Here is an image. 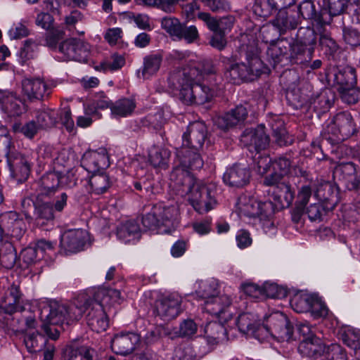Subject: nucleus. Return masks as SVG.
<instances>
[{
  "label": "nucleus",
  "instance_id": "5",
  "mask_svg": "<svg viewBox=\"0 0 360 360\" xmlns=\"http://www.w3.org/2000/svg\"><path fill=\"white\" fill-rule=\"evenodd\" d=\"M20 293L19 288L12 285L9 289L8 294L2 300L0 307L6 313L12 316L7 319L6 326L8 328L15 333H24L28 329L25 323L22 322L19 315L17 304L20 303Z\"/></svg>",
  "mask_w": 360,
  "mask_h": 360
},
{
  "label": "nucleus",
  "instance_id": "4",
  "mask_svg": "<svg viewBox=\"0 0 360 360\" xmlns=\"http://www.w3.org/2000/svg\"><path fill=\"white\" fill-rule=\"evenodd\" d=\"M236 207L240 217H258L261 221H269L276 212L275 206L271 200L259 202L247 195L238 198Z\"/></svg>",
  "mask_w": 360,
  "mask_h": 360
},
{
  "label": "nucleus",
  "instance_id": "17",
  "mask_svg": "<svg viewBox=\"0 0 360 360\" xmlns=\"http://www.w3.org/2000/svg\"><path fill=\"white\" fill-rule=\"evenodd\" d=\"M11 175L18 183L25 181L30 175V165L27 158L15 152L7 153Z\"/></svg>",
  "mask_w": 360,
  "mask_h": 360
},
{
  "label": "nucleus",
  "instance_id": "59",
  "mask_svg": "<svg viewBox=\"0 0 360 360\" xmlns=\"http://www.w3.org/2000/svg\"><path fill=\"white\" fill-rule=\"evenodd\" d=\"M263 294L268 297L281 299L287 296L288 291L276 283H266L263 286Z\"/></svg>",
  "mask_w": 360,
  "mask_h": 360
},
{
  "label": "nucleus",
  "instance_id": "3",
  "mask_svg": "<svg viewBox=\"0 0 360 360\" xmlns=\"http://www.w3.org/2000/svg\"><path fill=\"white\" fill-rule=\"evenodd\" d=\"M143 212L142 224L148 229L165 227L162 231L169 233L177 224L179 209L176 205H148L143 207Z\"/></svg>",
  "mask_w": 360,
  "mask_h": 360
},
{
  "label": "nucleus",
  "instance_id": "26",
  "mask_svg": "<svg viewBox=\"0 0 360 360\" xmlns=\"http://www.w3.org/2000/svg\"><path fill=\"white\" fill-rule=\"evenodd\" d=\"M95 355L94 349L75 342L67 345L62 351L63 360H94Z\"/></svg>",
  "mask_w": 360,
  "mask_h": 360
},
{
  "label": "nucleus",
  "instance_id": "42",
  "mask_svg": "<svg viewBox=\"0 0 360 360\" xmlns=\"http://www.w3.org/2000/svg\"><path fill=\"white\" fill-rule=\"evenodd\" d=\"M17 259V255L13 244L5 242L0 246V264L6 269L14 266Z\"/></svg>",
  "mask_w": 360,
  "mask_h": 360
},
{
  "label": "nucleus",
  "instance_id": "49",
  "mask_svg": "<svg viewBox=\"0 0 360 360\" xmlns=\"http://www.w3.org/2000/svg\"><path fill=\"white\" fill-rule=\"evenodd\" d=\"M333 103V96L330 90L322 91L313 98L312 105L315 110L324 112L328 110Z\"/></svg>",
  "mask_w": 360,
  "mask_h": 360
},
{
  "label": "nucleus",
  "instance_id": "48",
  "mask_svg": "<svg viewBox=\"0 0 360 360\" xmlns=\"http://www.w3.org/2000/svg\"><path fill=\"white\" fill-rule=\"evenodd\" d=\"M94 298L101 303L108 304L110 302L113 303H120L122 300L120 291L113 288H102L96 291Z\"/></svg>",
  "mask_w": 360,
  "mask_h": 360
},
{
  "label": "nucleus",
  "instance_id": "43",
  "mask_svg": "<svg viewBox=\"0 0 360 360\" xmlns=\"http://www.w3.org/2000/svg\"><path fill=\"white\" fill-rule=\"evenodd\" d=\"M314 195L320 200L328 202L335 198L334 186L328 181L315 183Z\"/></svg>",
  "mask_w": 360,
  "mask_h": 360
},
{
  "label": "nucleus",
  "instance_id": "36",
  "mask_svg": "<svg viewBox=\"0 0 360 360\" xmlns=\"http://www.w3.org/2000/svg\"><path fill=\"white\" fill-rule=\"evenodd\" d=\"M290 47V43L284 39L269 45L266 50V56L272 60L274 66L280 63L284 57L287 58Z\"/></svg>",
  "mask_w": 360,
  "mask_h": 360
},
{
  "label": "nucleus",
  "instance_id": "11",
  "mask_svg": "<svg viewBox=\"0 0 360 360\" xmlns=\"http://www.w3.org/2000/svg\"><path fill=\"white\" fill-rule=\"evenodd\" d=\"M39 319L42 322L51 325H60L66 322L68 316L66 305L54 302L50 304L41 303L39 307Z\"/></svg>",
  "mask_w": 360,
  "mask_h": 360
},
{
  "label": "nucleus",
  "instance_id": "37",
  "mask_svg": "<svg viewBox=\"0 0 360 360\" xmlns=\"http://www.w3.org/2000/svg\"><path fill=\"white\" fill-rule=\"evenodd\" d=\"M170 155L168 149L154 148L149 153V162L155 168L165 170L169 167Z\"/></svg>",
  "mask_w": 360,
  "mask_h": 360
},
{
  "label": "nucleus",
  "instance_id": "41",
  "mask_svg": "<svg viewBox=\"0 0 360 360\" xmlns=\"http://www.w3.org/2000/svg\"><path fill=\"white\" fill-rule=\"evenodd\" d=\"M91 191L95 194L105 193L111 186L109 176L106 173H97L91 175L89 180Z\"/></svg>",
  "mask_w": 360,
  "mask_h": 360
},
{
  "label": "nucleus",
  "instance_id": "32",
  "mask_svg": "<svg viewBox=\"0 0 360 360\" xmlns=\"http://www.w3.org/2000/svg\"><path fill=\"white\" fill-rule=\"evenodd\" d=\"M326 346L322 340L316 335L307 339H301L298 346L299 352L305 356H321L325 352Z\"/></svg>",
  "mask_w": 360,
  "mask_h": 360
},
{
  "label": "nucleus",
  "instance_id": "24",
  "mask_svg": "<svg viewBox=\"0 0 360 360\" xmlns=\"http://www.w3.org/2000/svg\"><path fill=\"white\" fill-rule=\"evenodd\" d=\"M88 233L82 229L69 230L61 237L60 245L67 252L74 253L82 250Z\"/></svg>",
  "mask_w": 360,
  "mask_h": 360
},
{
  "label": "nucleus",
  "instance_id": "6",
  "mask_svg": "<svg viewBox=\"0 0 360 360\" xmlns=\"http://www.w3.org/2000/svg\"><path fill=\"white\" fill-rule=\"evenodd\" d=\"M326 130L328 134H332L337 141H341L352 136L356 128L352 115L340 112L334 117Z\"/></svg>",
  "mask_w": 360,
  "mask_h": 360
},
{
  "label": "nucleus",
  "instance_id": "39",
  "mask_svg": "<svg viewBox=\"0 0 360 360\" xmlns=\"http://www.w3.org/2000/svg\"><path fill=\"white\" fill-rule=\"evenodd\" d=\"M46 342V338L37 331L27 333L23 337V343L30 353L41 351Z\"/></svg>",
  "mask_w": 360,
  "mask_h": 360
},
{
  "label": "nucleus",
  "instance_id": "51",
  "mask_svg": "<svg viewBox=\"0 0 360 360\" xmlns=\"http://www.w3.org/2000/svg\"><path fill=\"white\" fill-rule=\"evenodd\" d=\"M176 37L185 40L188 44H192L200 39V34L195 25L187 26L181 24Z\"/></svg>",
  "mask_w": 360,
  "mask_h": 360
},
{
  "label": "nucleus",
  "instance_id": "61",
  "mask_svg": "<svg viewBox=\"0 0 360 360\" xmlns=\"http://www.w3.org/2000/svg\"><path fill=\"white\" fill-rule=\"evenodd\" d=\"M13 129L15 132L22 133L29 139H32L37 134L39 127L34 121H30L25 124L15 123L13 125Z\"/></svg>",
  "mask_w": 360,
  "mask_h": 360
},
{
  "label": "nucleus",
  "instance_id": "45",
  "mask_svg": "<svg viewBox=\"0 0 360 360\" xmlns=\"http://www.w3.org/2000/svg\"><path fill=\"white\" fill-rule=\"evenodd\" d=\"M272 130L275 141L280 146L290 145L293 143V138L288 134L282 121L273 124Z\"/></svg>",
  "mask_w": 360,
  "mask_h": 360
},
{
  "label": "nucleus",
  "instance_id": "21",
  "mask_svg": "<svg viewBox=\"0 0 360 360\" xmlns=\"http://www.w3.org/2000/svg\"><path fill=\"white\" fill-rule=\"evenodd\" d=\"M0 226L4 234L19 239L25 231L24 221L15 212H6L0 216Z\"/></svg>",
  "mask_w": 360,
  "mask_h": 360
},
{
  "label": "nucleus",
  "instance_id": "58",
  "mask_svg": "<svg viewBox=\"0 0 360 360\" xmlns=\"http://www.w3.org/2000/svg\"><path fill=\"white\" fill-rule=\"evenodd\" d=\"M343 102L347 104H355L360 99V89L354 86L338 90Z\"/></svg>",
  "mask_w": 360,
  "mask_h": 360
},
{
  "label": "nucleus",
  "instance_id": "63",
  "mask_svg": "<svg viewBox=\"0 0 360 360\" xmlns=\"http://www.w3.org/2000/svg\"><path fill=\"white\" fill-rule=\"evenodd\" d=\"M323 356L328 360H346L345 351L337 344H333L326 348Z\"/></svg>",
  "mask_w": 360,
  "mask_h": 360
},
{
  "label": "nucleus",
  "instance_id": "62",
  "mask_svg": "<svg viewBox=\"0 0 360 360\" xmlns=\"http://www.w3.org/2000/svg\"><path fill=\"white\" fill-rule=\"evenodd\" d=\"M134 186L136 191L145 194L148 197H150L158 192V188L155 186V183L151 180L135 181Z\"/></svg>",
  "mask_w": 360,
  "mask_h": 360
},
{
  "label": "nucleus",
  "instance_id": "54",
  "mask_svg": "<svg viewBox=\"0 0 360 360\" xmlns=\"http://www.w3.org/2000/svg\"><path fill=\"white\" fill-rule=\"evenodd\" d=\"M215 125L223 131L242 126L229 111L216 117Z\"/></svg>",
  "mask_w": 360,
  "mask_h": 360
},
{
  "label": "nucleus",
  "instance_id": "25",
  "mask_svg": "<svg viewBox=\"0 0 360 360\" xmlns=\"http://www.w3.org/2000/svg\"><path fill=\"white\" fill-rule=\"evenodd\" d=\"M359 174L355 165L352 162H340L333 170L334 179L345 184L350 191L354 188V181Z\"/></svg>",
  "mask_w": 360,
  "mask_h": 360
},
{
  "label": "nucleus",
  "instance_id": "23",
  "mask_svg": "<svg viewBox=\"0 0 360 360\" xmlns=\"http://www.w3.org/2000/svg\"><path fill=\"white\" fill-rule=\"evenodd\" d=\"M268 195L274 200L273 203L276 210L288 207L295 198V191H292L290 185L282 182L277 186L272 187L268 191Z\"/></svg>",
  "mask_w": 360,
  "mask_h": 360
},
{
  "label": "nucleus",
  "instance_id": "15",
  "mask_svg": "<svg viewBox=\"0 0 360 360\" xmlns=\"http://www.w3.org/2000/svg\"><path fill=\"white\" fill-rule=\"evenodd\" d=\"M86 318L88 325L96 333L103 332L108 327V319L103 304L95 298H91Z\"/></svg>",
  "mask_w": 360,
  "mask_h": 360
},
{
  "label": "nucleus",
  "instance_id": "38",
  "mask_svg": "<svg viewBox=\"0 0 360 360\" xmlns=\"http://www.w3.org/2000/svg\"><path fill=\"white\" fill-rule=\"evenodd\" d=\"M63 177H60L58 173L51 172L44 175L41 179L40 193L38 195H49L53 193L58 185L63 183Z\"/></svg>",
  "mask_w": 360,
  "mask_h": 360
},
{
  "label": "nucleus",
  "instance_id": "47",
  "mask_svg": "<svg viewBox=\"0 0 360 360\" xmlns=\"http://www.w3.org/2000/svg\"><path fill=\"white\" fill-rule=\"evenodd\" d=\"M162 62V57L160 55H150L144 58L142 76L143 79H148L155 74Z\"/></svg>",
  "mask_w": 360,
  "mask_h": 360
},
{
  "label": "nucleus",
  "instance_id": "31",
  "mask_svg": "<svg viewBox=\"0 0 360 360\" xmlns=\"http://www.w3.org/2000/svg\"><path fill=\"white\" fill-rule=\"evenodd\" d=\"M1 110L9 117H15L25 112V105L15 94L8 93L0 99Z\"/></svg>",
  "mask_w": 360,
  "mask_h": 360
},
{
  "label": "nucleus",
  "instance_id": "60",
  "mask_svg": "<svg viewBox=\"0 0 360 360\" xmlns=\"http://www.w3.org/2000/svg\"><path fill=\"white\" fill-rule=\"evenodd\" d=\"M274 11L276 10L269 0H257L253 6L254 13L262 18H268Z\"/></svg>",
  "mask_w": 360,
  "mask_h": 360
},
{
  "label": "nucleus",
  "instance_id": "18",
  "mask_svg": "<svg viewBox=\"0 0 360 360\" xmlns=\"http://www.w3.org/2000/svg\"><path fill=\"white\" fill-rule=\"evenodd\" d=\"M140 343V336L134 333L117 334L111 341V348L117 354H131Z\"/></svg>",
  "mask_w": 360,
  "mask_h": 360
},
{
  "label": "nucleus",
  "instance_id": "14",
  "mask_svg": "<svg viewBox=\"0 0 360 360\" xmlns=\"http://www.w3.org/2000/svg\"><path fill=\"white\" fill-rule=\"evenodd\" d=\"M214 95L212 88L203 84L194 83L191 89H186L181 96V100L186 104L203 105L210 102Z\"/></svg>",
  "mask_w": 360,
  "mask_h": 360
},
{
  "label": "nucleus",
  "instance_id": "1",
  "mask_svg": "<svg viewBox=\"0 0 360 360\" xmlns=\"http://www.w3.org/2000/svg\"><path fill=\"white\" fill-rule=\"evenodd\" d=\"M170 180L181 195H189L188 200L198 212L206 213L216 205L217 187L214 184L196 181L193 175L180 169L171 173Z\"/></svg>",
  "mask_w": 360,
  "mask_h": 360
},
{
  "label": "nucleus",
  "instance_id": "34",
  "mask_svg": "<svg viewBox=\"0 0 360 360\" xmlns=\"http://www.w3.org/2000/svg\"><path fill=\"white\" fill-rule=\"evenodd\" d=\"M333 81L337 91L356 85V75L355 69L350 66H347L339 70L334 75Z\"/></svg>",
  "mask_w": 360,
  "mask_h": 360
},
{
  "label": "nucleus",
  "instance_id": "55",
  "mask_svg": "<svg viewBox=\"0 0 360 360\" xmlns=\"http://www.w3.org/2000/svg\"><path fill=\"white\" fill-rule=\"evenodd\" d=\"M37 122L39 129H48L53 127L56 123V112L48 110L39 112L37 115Z\"/></svg>",
  "mask_w": 360,
  "mask_h": 360
},
{
  "label": "nucleus",
  "instance_id": "46",
  "mask_svg": "<svg viewBox=\"0 0 360 360\" xmlns=\"http://www.w3.org/2000/svg\"><path fill=\"white\" fill-rule=\"evenodd\" d=\"M313 295L307 293L296 294L291 300V306L297 313L308 312L311 307V303L313 302Z\"/></svg>",
  "mask_w": 360,
  "mask_h": 360
},
{
  "label": "nucleus",
  "instance_id": "13",
  "mask_svg": "<svg viewBox=\"0 0 360 360\" xmlns=\"http://www.w3.org/2000/svg\"><path fill=\"white\" fill-rule=\"evenodd\" d=\"M181 299L177 295H171L162 297L155 303L157 315L164 321H171L181 313Z\"/></svg>",
  "mask_w": 360,
  "mask_h": 360
},
{
  "label": "nucleus",
  "instance_id": "53",
  "mask_svg": "<svg viewBox=\"0 0 360 360\" xmlns=\"http://www.w3.org/2000/svg\"><path fill=\"white\" fill-rule=\"evenodd\" d=\"M314 188H315V182L312 181L302 184L297 191V200L295 201L297 205L305 207L309 202L312 193H314Z\"/></svg>",
  "mask_w": 360,
  "mask_h": 360
},
{
  "label": "nucleus",
  "instance_id": "44",
  "mask_svg": "<svg viewBox=\"0 0 360 360\" xmlns=\"http://www.w3.org/2000/svg\"><path fill=\"white\" fill-rule=\"evenodd\" d=\"M136 108L135 102L129 98H122L117 101L111 106V112L115 116L125 117L132 113Z\"/></svg>",
  "mask_w": 360,
  "mask_h": 360
},
{
  "label": "nucleus",
  "instance_id": "30",
  "mask_svg": "<svg viewBox=\"0 0 360 360\" xmlns=\"http://www.w3.org/2000/svg\"><path fill=\"white\" fill-rule=\"evenodd\" d=\"M300 22V16L296 11L284 9L278 11L273 24L278 29L280 34H283L287 30L295 29Z\"/></svg>",
  "mask_w": 360,
  "mask_h": 360
},
{
  "label": "nucleus",
  "instance_id": "57",
  "mask_svg": "<svg viewBox=\"0 0 360 360\" xmlns=\"http://www.w3.org/2000/svg\"><path fill=\"white\" fill-rule=\"evenodd\" d=\"M217 283L214 281L202 282L196 290L197 295L205 301L218 294Z\"/></svg>",
  "mask_w": 360,
  "mask_h": 360
},
{
  "label": "nucleus",
  "instance_id": "10",
  "mask_svg": "<svg viewBox=\"0 0 360 360\" xmlns=\"http://www.w3.org/2000/svg\"><path fill=\"white\" fill-rule=\"evenodd\" d=\"M59 51L68 60L85 63L89 56L90 46L80 39H70L60 44Z\"/></svg>",
  "mask_w": 360,
  "mask_h": 360
},
{
  "label": "nucleus",
  "instance_id": "64",
  "mask_svg": "<svg viewBox=\"0 0 360 360\" xmlns=\"http://www.w3.org/2000/svg\"><path fill=\"white\" fill-rule=\"evenodd\" d=\"M343 39L345 41L352 46H360V32L352 27H344Z\"/></svg>",
  "mask_w": 360,
  "mask_h": 360
},
{
  "label": "nucleus",
  "instance_id": "27",
  "mask_svg": "<svg viewBox=\"0 0 360 360\" xmlns=\"http://www.w3.org/2000/svg\"><path fill=\"white\" fill-rule=\"evenodd\" d=\"M54 210L53 204L51 202L46 201L44 196L37 195V205L34 209L33 219L38 226H44L54 219Z\"/></svg>",
  "mask_w": 360,
  "mask_h": 360
},
{
  "label": "nucleus",
  "instance_id": "52",
  "mask_svg": "<svg viewBox=\"0 0 360 360\" xmlns=\"http://www.w3.org/2000/svg\"><path fill=\"white\" fill-rule=\"evenodd\" d=\"M198 330V326L192 319H185L181 322L179 327L174 329L176 337L191 338L195 335Z\"/></svg>",
  "mask_w": 360,
  "mask_h": 360
},
{
  "label": "nucleus",
  "instance_id": "9",
  "mask_svg": "<svg viewBox=\"0 0 360 360\" xmlns=\"http://www.w3.org/2000/svg\"><path fill=\"white\" fill-rule=\"evenodd\" d=\"M198 79V70L196 68H191L190 66L181 70H174L168 78L169 87L179 91V98L183 91L189 89Z\"/></svg>",
  "mask_w": 360,
  "mask_h": 360
},
{
  "label": "nucleus",
  "instance_id": "50",
  "mask_svg": "<svg viewBox=\"0 0 360 360\" xmlns=\"http://www.w3.org/2000/svg\"><path fill=\"white\" fill-rule=\"evenodd\" d=\"M19 315L22 322L25 323L27 328L33 329L37 327L36 314L30 304L21 305L20 302L17 304Z\"/></svg>",
  "mask_w": 360,
  "mask_h": 360
},
{
  "label": "nucleus",
  "instance_id": "8",
  "mask_svg": "<svg viewBox=\"0 0 360 360\" xmlns=\"http://www.w3.org/2000/svg\"><path fill=\"white\" fill-rule=\"evenodd\" d=\"M198 150L185 146V143L182 144L181 147L176 149V153L179 164L174 167L171 173H173L176 169H180L189 175H192L189 169H200L203 166V160Z\"/></svg>",
  "mask_w": 360,
  "mask_h": 360
},
{
  "label": "nucleus",
  "instance_id": "19",
  "mask_svg": "<svg viewBox=\"0 0 360 360\" xmlns=\"http://www.w3.org/2000/svg\"><path fill=\"white\" fill-rule=\"evenodd\" d=\"M241 141L249 147L252 151L257 152L264 150L269 144V137L266 134L264 127H258L256 129H248L241 136Z\"/></svg>",
  "mask_w": 360,
  "mask_h": 360
},
{
  "label": "nucleus",
  "instance_id": "7",
  "mask_svg": "<svg viewBox=\"0 0 360 360\" xmlns=\"http://www.w3.org/2000/svg\"><path fill=\"white\" fill-rule=\"evenodd\" d=\"M261 336L268 333L272 335H278L281 338H290L292 333V328L288 317L281 312L271 314L266 324H262Z\"/></svg>",
  "mask_w": 360,
  "mask_h": 360
},
{
  "label": "nucleus",
  "instance_id": "22",
  "mask_svg": "<svg viewBox=\"0 0 360 360\" xmlns=\"http://www.w3.org/2000/svg\"><path fill=\"white\" fill-rule=\"evenodd\" d=\"M207 127L202 122H195L191 124L187 132L183 136V143L185 146L199 150L204 144L207 138Z\"/></svg>",
  "mask_w": 360,
  "mask_h": 360
},
{
  "label": "nucleus",
  "instance_id": "29",
  "mask_svg": "<svg viewBox=\"0 0 360 360\" xmlns=\"http://www.w3.org/2000/svg\"><path fill=\"white\" fill-rule=\"evenodd\" d=\"M91 298L85 294L79 295L71 304L66 305L68 324L79 320L84 313L89 310Z\"/></svg>",
  "mask_w": 360,
  "mask_h": 360
},
{
  "label": "nucleus",
  "instance_id": "40",
  "mask_svg": "<svg viewBox=\"0 0 360 360\" xmlns=\"http://www.w3.org/2000/svg\"><path fill=\"white\" fill-rule=\"evenodd\" d=\"M140 228L135 221H128L120 224L117 229V236L120 240L129 242L139 238Z\"/></svg>",
  "mask_w": 360,
  "mask_h": 360
},
{
  "label": "nucleus",
  "instance_id": "35",
  "mask_svg": "<svg viewBox=\"0 0 360 360\" xmlns=\"http://www.w3.org/2000/svg\"><path fill=\"white\" fill-rule=\"evenodd\" d=\"M205 335L211 344H218L228 340L226 328L221 323L210 322L205 327Z\"/></svg>",
  "mask_w": 360,
  "mask_h": 360
},
{
  "label": "nucleus",
  "instance_id": "2",
  "mask_svg": "<svg viewBox=\"0 0 360 360\" xmlns=\"http://www.w3.org/2000/svg\"><path fill=\"white\" fill-rule=\"evenodd\" d=\"M240 63H229L226 65L224 75L226 79L233 84L252 81L262 73L269 72L258 56V51L254 46L243 45L239 51Z\"/></svg>",
  "mask_w": 360,
  "mask_h": 360
},
{
  "label": "nucleus",
  "instance_id": "33",
  "mask_svg": "<svg viewBox=\"0 0 360 360\" xmlns=\"http://www.w3.org/2000/svg\"><path fill=\"white\" fill-rule=\"evenodd\" d=\"M314 47H307L295 41L290 44L287 58L297 64H305L311 60Z\"/></svg>",
  "mask_w": 360,
  "mask_h": 360
},
{
  "label": "nucleus",
  "instance_id": "12",
  "mask_svg": "<svg viewBox=\"0 0 360 360\" xmlns=\"http://www.w3.org/2000/svg\"><path fill=\"white\" fill-rule=\"evenodd\" d=\"M231 303L232 300L228 295L217 294L205 302V309L208 313L217 316L221 322L226 323L232 317L229 312Z\"/></svg>",
  "mask_w": 360,
  "mask_h": 360
},
{
  "label": "nucleus",
  "instance_id": "28",
  "mask_svg": "<svg viewBox=\"0 0 360 360\" xmlns=\"http://www.w3.org/2000/svg\"><path fill=\"white\" fill-rule=\"evenodd\" d=\"M236 324L239 330L259 339L262 333V323L257 315L252 313H243L237 319Z\"/></svg>",
  "mask_w": 360,
  "mask_h": 360
},
{
  "label": "nucleus",
  "instance_id": "16",
  "mask_svg": "<svg viewBox=\"0 0 360 360\" xmlns=\"http://www.w3.org/2000/svg\"><path fill=\"white\" fill-rule=\"evenodd\" d=\"M22 93L30 101H42L51 94L49 85L41 79H25L22 82Z\"/></svg>",
  "mask_w": 360,
  "mask_h": 360
},
{
  "label": "nucleus",
  "instance_id": "20",
  "mask_svg": "<svg viewBox=\"0 0 360 360\" xmlns=\"http://www.w3.org/2000/svg\"><path fill=\"white\" fill-rule=\"evenodd\" d=\"M250 177L251 173L248 167L235 164L226 169L223 180L231 187L242 188L249 184Z\"/></svg>",
  "mask_w": 360,
  "mask_h": 360
},
{
  "label": "nucleus",
  "instance_id": "56",
  "mask_svg": "<svg viewBox=\"0 0 360 360\" xmlns=\"http://www.w3.org/2000/svg\"><path fill=\"white\" fill-rule=\"evenodd\" d=\"M295 41L307 47H314L316 41L315 32L310 28L301 27L297 31Z\"/></svg>",
  "mask_w": 360,
  "mask_h": 360
}]
</instances>
